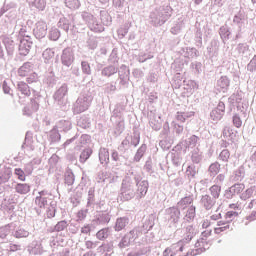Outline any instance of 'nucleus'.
Here are the masks:
<instances>
[{
	"label": "nucleus",
	"instance_id": "20e7f679",
	"mask_svg": "<svg viewBox=\"0 0 256 256\" xmlns=\"http://www.w3.org/2000/svg\"><path fill=\"white\" fill-rule=\"evenodd\" d=\"M16 193H19V195H27L29 191H31V186L27 183H18L15 186Z\"/></svg>",
	"mask_w": 256,
	"mask_h": 256
},
{
	"label": "nucleus",
	"instance_id": "7ed1b4c3",
	"mask_svg": "<svg viewBox=\"0 0 256 256\" xmlns=\"http://www.w3.org/2000/svg\"><path fill=\"white\" fill-rule=\"evenodd\" d=\"M18 91L21 92V95H24L25 97H31V87L24 81H20L17 84Z\"/></svg>",
	"mask_w": 256,
	"mask_h": 256
},
{
	"label": "nucleus",
	"instance_id": "f3484780",
	"mask_svg": "<svg viewBox=\"0 0 256 256\" xmlns=\"http://www.w3.org/2000/svg\"><path fill=\"white\" fill-rule=\"evenodd\" d=\"M38 79H39V76H37V73L35 72H30L29 75L26 76V81L29 84L37 83Z\"/></svg>",
	"mask_w": 256,
	"mask_h": 256
},
{
	"label": "nucleus",
	"instance_id": "37998d69",
	"mask_svg": "<svg viewBox=\"0 0 256 256\" xmlns=\"http://www.w3.org/2000/svg\"><path fill=\"white\" fill-rule=\"evenodd\" d=\"M229 131H233V129L228 128V132H229Z\"/></svg>",
	"mask_w": 256,
	"mask_h": 256
},
{
	"label": "nucleus",
	"instance_id": "4c0bfd02",
	"mask_svg": "<svg viewBox=\"0 0 256 256\" xmlns=\"http://www.w3.org/2000/svg\"><path fill=\"white\" fill-rule=\"evenodd\" d=\"M189 211H190L192 216L195 215V207H190Z\"/></svg>",
	"mask_w": 256,
	"mask_h": 256
},
{
	"label": "nucleus",
	"instance_id": "423d86ee",
	"mask_svg": "<svg viewBox=\"0 0 256 256\" xmlns=\"http://www.w3.org/2000/svg\"><path fill=\"white\" fill-rule=\"evenodd\" d=\"M228 229H229V221L228 222L219 221L218 222V227H216L214 229V233L219 235L220 233H223L224 231H228Z\"/></svg>",
	"mask_w": 256,
	"mask_h": 256
},
{
	"label": "nucleus",
	"instance_id": "ddd939ff",
	"mask_svg": "<svg viewBox=\"0 0 256 256\" xmlns=\"http://www.w3.org/2000/svg\"><path fill=\"white\" fill-rule=\"evenodd\" d=\"M184 248L185 244L181 240L171 246L172 251H175L176 253H183Z\"/></svg>",
	"mask_w": 256,
	"mask_h": 256
},
{
	"label": "nucleus",
	"instance_id": "1a4fd4ad",
	"mask_svg": "<svg viewBox=\"0 0 256 256\" xmlns=\"http://www.w3.org/2000/svg\"><path fill=\"white\" fill-rule=\"evenodd\" d=\"M30 73H32V70L27 65L21 66L18 70V74L20 77H29Z\"/></svg>",
	"mask_w": 256,
	"mask_h": 256
},
{
	"label": "nucleus",
	"instance_id": "7c9ffc66",
	"mask_svg": "<svg viewBox=\"0 0 256 256\" xmlns=\"http://www.w3.org/2000/svg\"><path fill=\"white\" fill-rule=\"evenodd\" d=\"M36 203L40 206V207H45V198H36Z\"/></svg>",
	"mask_w": 256,
	"mask_h": 256
},
{
	"label": "nucleus",
	"instance_id": "f8f14e48",
	"mask_svg": "<svg viewBox=\"0 0 256 256\" xmlns=\"http://www.w3.org/2000/svg\"><path fill=\"white\" fill-rule=\"evenodd\" d=\"M127 226V219L118 218L115 224V231H123V228Z\"/></svg>",
	"mask_w": 256,
	"mask_h": 256
},
{
	"label": "nucleus",
	"instance_id": "e433bc0d",
	"mask_svg": "<svg viewBox=\"0 0 256 256\" xmlns=\"http://www.w3.org/2000/svg\"><path fill=\"white\" fill-rule=\"evenodd\" d=\"M185 201H187V198H183L180 202H178V205H180V207H183L185 205Z\"/></svg>",
	"mask_w": 256,
	"mask_h": 256
},
{
	"label": "nucleus",
	"instance_id": "a18cd8bd",
	"mask_svg": "<svg viewBox=\"0 0 256 256\" xmlns=\"http://www.w3.org/2000/svg\"><path fill=\"white\" fill-rule=\"evenodd\" d=\"M66 31H69V27L66 28Z\"/></svg>",
	"mask_w": 256,
	"mask_h": 256
},
{
	"label": "nucleus",
	"instance_id": "6ab92c4d",
	"mask_svg": "<svg viewBox=\"0 0 256 256\" xmlns=\"http://www.w3.org/2000/svg\"><path fill=\"white\" fill-rule=\"evenodd\" d=\"M9 233H11V228L9 226L0 227V238L1 239H5V237H7V235Z\"/></svg>",
	"mask_w": 256,
	"mask_h": 256
},
{
	"label": "nucleus",
	"instance_id": "bb28decb",
	"mask_svg": "<svg viewBox=\"0 0 256 256\" xmlns=\"http://www.w3.org/2000/svg\"><path fill=\"white\" fill-rule=\"evenodd\" d=\"M233 217H239V213L236 211H228L225 214V219H233Z\"/></svg>",
	"mask_w": 256,
	"mask_h": 256
},
{
	"label": "nucleus",
	"instance_id": "5701e85b",
	"mask_svg": "<svg viewBox=\"0 0 256 256\" xmlns=\"http://www.w3.org/2000/svg\"><path fill=\"white\" fill-rule=\"evenodd\" d=\"M115 73V67L110 66L107 68H104L102 71V74H104L106 77H111Z\"/></svg>",
	"mask_w": 256,
	"mask_h": 256
},
{
	"label": "nucleus",
	"instance_id": "0eeeda50",
	"mask_svg": "<svg viewBox=\"0 0 256 256\" xmlns=\"http://www.w3.org/2000/svg\"><path fill=\"white\" fill-rule=\"evenodd\" d=\"M209 191L214 200L219 199V196L221 195V186L213 185L212 187H210Z\"/></svg>",
	"mask_w": 256,
	"mask_h": 256
},
{
	"label": "nucleus",
	"instance_id": "c85d7f7f",
	"mask_svg": "<svg viewBox=\"0 0 256 256\" xmlns=\"http://www.w3.org/2000/svg\"><path fill=\"white\" fill-rule=\"evenodd\" d=\"M50 38L53 40V41H57V39H59V31L57 30H53L50 32Z\"/></svg>",
	"mask_w": 256,
	"mask_h": 256
},
{
	"label": "nucleus",
	"instance_id": "4be33fe9",
	"mask_svg": "<svg viewBox=\"0 0 256 256\" xmlns=\"http://www.w3.org/2000/svg\"><path fill=\"white\" fill-rule=\"evenodd\" d=\"M220 168H221V165L219 163H213V164L210 165L209 171L213 175H217V173H219Z\"/></svg>",
	"mask_w": 256,
	"mask_h": 256
},
{
	"label": "nucleus",
	"instance_id": "2eb2a0df",
	"mask_svg": "<svg viewBox=\"0 0 256 256\" xmlns=\"http://www.w3.org/2000/svg\"><path fill=\"white\" fill-rule=\"evenodd\" d=\"M14 237H16V239H23L25 237H29V231L25 229H19L15 232Z\"/></svg>",
	"mask_w": 256,
	"mask_h": 256
},
{
	"label": "nucleus",
	"instance_id": "f704fd0d",
	"mask_svg": "<svg viewBox=\"0 0 256 256\" xmlns=\"http://www.w3.org/2000/svg\"><path fill=\"white\" fill-rule=\"evenodd\" d=\"M229 209L237 210V209H239V204H237V203L230 204Z\"/></svg>",
	"mask_w": 256,
	"mask_h": 256
},
{
	"label": "nucleus",
	"instance_id": "ea45409f",
	"mask_svg": "<svg viewBox=\"0 0 256 256\" xmlns=\"http://www.w3.org/2000/svg\"><path fill=\"white\" fill-rule=\"evenodd\" d=\"M65 57H67V53H66L65 50H64L63 55H62L63 61H65Z\"/></svg>",
	"mask_w": 256,
	"mask_h": 256
},
{
	"label": "nucleus",
	"instance_id": "a19ab883",
	"mask_svg": "<svg viewBox=\"0 0 256 256\" xmlns=\"http://www.w3.org/2000/svg\"><path fill=\"white\" fill-rule=\"evenodd\" d=\"M202 226H203V227H209V222H204V223L202 224Z\"/></svg>",
	"mask_w": 256,
	"mask_h": 256
},
{
	"label": "nucleus",
	"instance_id": "58836bf2",
	"mask_svg": "<svg viewBox=\"0 0 256 256\" xmlns=\"http://www.w3.org/2000/svg\"><path fill=\"white\" fill-rule=\"evenodd\" d=\"M253 203H256V200H252L249 204L250 209L253 208Z\"/></svg>",
	"mask_w": 256,
	"mask_h": 256
},
{
	"label": "nucleus",
	"instance_id": "a211bd4d",
	"mask_svg": "<svg viewBox=\"0 0 256 256\" xmlns=\"http://www.w3.org/2000/svg\"><path fill=\"white\" fill-rule=\"evenodd\" d=\"M234 127L237 129H241V126L243 125V121L241 120V117L239 115L235 114L232 119Z\"/></svg>",
	"mask_w": 256,
	"mask_h": 256
},
{
	"label": "nucleus",
	"instance_id": "9b49d317",
	"mask_svg": "<svg viewBox=\"0 0 256 256\" xmlns=\"http://www.w3.org/2000/svg\"><path fill=\"white\" fill-rule=\"evenodd\" d=\"M169 211L171 219H173V221H179V217H181V211L179 208L171 207Z\"/></svg>",
	"mask_w": 256,
	"mask_h": 256
},
{
	"label": "nucleus",
	"instance_id": "72a5a7b5",
	"mask_svg": "<svg viewBox=\"0 0 256 256\" xmlns=\"http://www.w3.org/2000/svg\"><path fill=\"white\" fill-rule=\"evenodd\" d=\"M82 67H87V68H86V73H88V74H90V73H91V69H90V67L88 66V64H87V63L82 62Z\"/></svg>",
	"mask_w": 256,
	"mask_h": 256
},
{
	"label": "nucleus",
	"instance_id": "6e6552de",
	"mask_svg": "<svg viewBox=\"0 0 256 256\" xmlns=\"http://www.w3.org/2000/svg\"><path fill=\"white\" fill-rule=\"evenodd\" d=\"M65 5L68 9H79L81 2L79 0H65Z\"/></svg>",
	"mask_w": 256,
	"mask_h": 256
},
{
	"label": "nucleus",
	"instance_id": "f03ea898",
	"mask_svg": "<svg viewBox=\"0 0 256 256\" xmlns=\"http://www.w3.org/2000/svg\"><path fill=\"white\" fill-rule=\"evenodd\" d=\"M34 35H36L38 39H43V37L47 35V23L45 21H39L38 23H36Z\"/></svg>",
	"mask_w": 256,
	"mask_h": 256
},
{
	"label": "nucleus",
	"instance_id": "dca6fc26",
	"mask_svg": "<svg viewBox=\"0 0 256 256\" xmlns=\"http://www.w3.org/2000/svg\"><path fill=\"white\" fill-rule=\"evenodd\" d=\"M90 157H91V149L83 150L82 153L80 154L81 163H85V161H87V159H89Z\"/></svg>",
	"mask_w": 256,
	"mask_h": 256
},
{
	"label": "nucleus",
	"instance_id": "aec40b11",
	"mask_svg": "<svg viewBox=\"0 0 256 256\" xmlns=\"http://www.w3.org/2000/svg\"><path fill=\"white\" fill-rule=\"evenodd\" d=\"M231 157V152H229V150H222L220 153V159L221 161H224L225 163H227V161H229V158Z\"/></svg>",
	"mask_w": 256,
	"mask_h": 256
},
{
	"label": "nucleus",
	"instance_id": "4468645a",
	"mask_svg": "<svg viewBox=\"0 0 256 256\" xmlns=\"http://www.w3.org/2000/svg\"><path fill=\"white\" fill-rule=\"evenodd\" d=\"M64 181H65V184L68 186L73 185V183H75V174H73V172H68L65 175Z\"/></svg>",
	"mask_w": 256,
	"mask_h": 256
},
{
	"label": "nucleus",
	"instance_id": "79ce46f5",
	"mask_svg": "<svg viewBox=\"0 0 256 256\" xmlns=\"http://www.w3.org/2000/svg\"><path fill=\"white\" fill-rule=\"evenodd\" d=\"M86 109H89V106H86L85 109H83L82 111H86Z\"/></svg>",
	"mask_w": 256,
	"mask_h": 256
},
{
	"label": "nucleus",
	"instance_id": "a878e982",
	"mask_svg": "<svg viewBox=\"0 0 256 256\" xmlns=\"http://www.w3.org/2000/svg\"><path fill=\"white\" fill-rule=\"evenodd\" d=\"M218 85L219 87H221L222 89H225L226 87H229V80H227V78H220V80L218 81Z\"/></svg>",
	"mask_w": 256,
	"mask_h": 256
},
{
	"label": "nucleus",
	"instance_id": "473e14b6",
	"mask_svg": "<svg viewBox=\"0 0 256 256\" xmlns=\"http://www.w3.org/2000/svg\"><path fill=\"white\" fill-rule=\"evenodd\" d=\"M91 227L89 225L82 227L81 233H90Z\"/></svg>",
	"mask_w": 256,
	"mask_h": 256
},
{
	"label": "nucleus",
	"instance_id": "f257e3e1",
	"mask_svg": "<svg viewBox=\"0 0 256 256\" xmlns=\"http://www.w3.org/2000/svg\"><path fill=\"white\" fill-rule=\"evenodd\" d=\"M225 113V103L220 102L218 106L212 110L210 117L213 121H221L223 119V114Z\"/></svg>",
	"mask_w": 256,
	"mask_h": 256
},
{
	"label": "nucleus",
	"instance_id": "9d476101",
	"mask_svg": "<svg viewBox=\"0 0 256 256\" xmlns=\"http://www.w3.org/2000/svg\"><path fill=\"white\" fill-rule=\"evenodd\" d=\"M253 193H255V188L250 187L241 194V199L247 201V199H251L253 197Z\"/></svg>",
	"mask_w": 256,
	"mask_h": 256
},
{
	"label": "nucleus",
	"instance_id": "39448f33",
	"mask_svg": "<svg viewBox=\"0 0 256 256\" xmlns=\"http://www.w3.org/2000/svg\"><path fill=\"white\" fill-rule=\"evenodd\" d=\"M201 203L205 209H213L215 205V199L211 198L209 195H204L201 198Z\"/></svg>",
	"mask_w": 256,
	"mask_h": 256
},
{
	"label": "nucleus",
	"instance_id": "393cba45",
	"mask_svg": "<svg viewBox=\"0 0 256 256\" xmlns=\"http://www.w3.org/2000/svg\"><path fill=\"white\" fill-rule=\"evenodd\" d=\"M45 6V0H35V7L39 9V11H43L45 9Z\"/></svg>",
	"mask_w": 256,
	"mask_h": 256
},
{
	"label": "nucleus",
	"instance_id": "c756f323",
	"mask_svg": "<svg viewBox=\"0 0 256 256\" xmlns=\"http://www.w3.org/2000/svg\"><path fill=\"white\" fill-rule=\"evenodd\" d=\"M43 57L44 59L49 60L53 57V52L51 50H45L43 52Z\"/></svg>",
	"mask_w": 256,
	"mask_h": 256
},
{
	"label": "nucleus",
	"instance_id": "cd10ccee",
	"mask_svg": "<svg viewBox=\"0 0 256 256\" xmlns=\"http://www.w3.org/2000/svg\"><path fill=\"white\" fill-rule=\"evenodd\" d=\"M176 119H177V121H180V123H185V121H186V116H185V113H183V112H178L177 113V116H176Z\"/></svg>",
	"mask_w": 256,
	"mask_h": 256
},
{
	"label": "nucleus",
	"instance_id": "c9c22d12",
	"mask_svg": "<svg viewBox=\"0 0 256 256\" xmlns=\"http://www.w3.org/2000/svg\"><path fill=\"white\" fill-rule=\"evenodd\" d=\"M211 235V231L202 232V237H209Z\"/></svg>",
	"mask_w": 256,
	"mask_h": 256
},
{
	"label": "nucleus",
	"instance_id": "2f4dec72",
	"mask_svg": "<svg viewBox=\"0 0 256 256\" xmlns=\"http://www.w3.org/2000/svg\"><path fill=\"white\" fill-rule=\"evenodd\" d=\"M21 246L17 245V244H11L10 245V251H19Z\"/></svg>",
	"mask_w": 256,
	"mask_h": 256
},
{
	"label": "nucleus",
	"instance_id": "b1692460",
	"mask_svg": "<svg viewBox=\"0 0 256 256\" xmlns=\"http://www.w3.org/2000/svg\"><path fill=\"white\" fill-rule=\"evenodd\" d=\"M96 236H97V239L103 240V239H107V237H109V234L107 233L106 229H102L97 232Z\"/></svg>",
	"mask_w": 256,
	"mask_h": 256
},
{
	"label": "nucleus",
	"instance_id": "412c9836",
	"mask_svg": "<svg viewBox=\"0 0 256 256\" xmlns=\"http://www.w3.org/2000/svg\"><path fill=\"white\" fill-rule=\"evenodd\" d=\"M14 173H15V175H17L19 181H25L26 176H25V172L23 171V169H21V168H16V169L14 170Z\"/></svg>",
	"mask_w": 256,
	"mask_h": 256
},
{
	"label": "nucleus",
	"instance_id": "c03bdc74",
	"mask_svg": "<svg viewBox=\"0 0 256 256\" xmlns=\"http://www.w3.org/2000/svg\"><path fill=\"white\" fill-rule=\"evenodd\" d=\"M26 53H29V49H26Z\"/></svg>",
	"mask_w": 256,
	"mask_h": 256
}]
</instances>
